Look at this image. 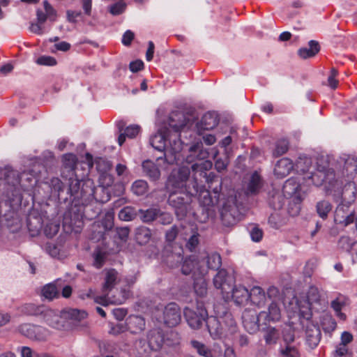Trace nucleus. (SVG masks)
Returning a JSON list of instances; mask_svg holds the SVG:
<instances>
[{
  "instance_id": "nucleus-64",
  "label": "nucleus",
  "mask_w": 357,
  "mask_h": 357,
  "mask_svg": "<svg viewBox=\"0 0 357 357\" xmlns=\"http://www.w3.org/2000/svg\"><path fill=\"white\" fill-rule=\"evenodd\" d=\"M18 351L20 352L21 357H34L35 354H38V353H33L29 347H22L18 349Z\"/></svg>"
},
{
  "instance_id": "nucleus-30",
  "label": "nucleus",
  "mask_w": 357,
  "mask_h": 357,
  "mask_svg": "<svg viewBox=\"0 0 357 357\" xmlns=\"http://www.w3.org/2000/svg\"><path fill=\"white\" fill-rule=\"evenodd\" d=\"M144 173L150 179L156 181L160 176V172L155 164L151 160L144 161L142 163Z\"/></svg>"
},
{
  "instance_id": "nucleus-61",
  "label": "nucleus",
  "mask_w": 357,
  "mask_h": 357,
  "mask_svg": "<svg viewBox=\"0 0 357 357\" xmlns=\"http://www.w3.org/2000/svg\"><path fill=\"white\" fill-rule=\"evenodd\" d=\"M337 75V70H335V68H332L331 71V75L328 78V86L331 89H336L338 85V82L335 79Z\"/></svg>"
},
{
  "instance_id": "nucleus-2",
  "label": "nucleus",
  "mask_w": 357,
  "mask_h": 357,
  "mask_svg": "<svg viewBox=\"0 0 357 357\" xmlns=\"http://www.w3.org/2000/svg\"><path fill=\"white\" fill-rule=\"evenodd\" d=\"M77 162V156L73 153H67L63 156V165L70 174L68 180V192L73 202L75 205H86L93 199L99 200L97 197L98 190H103L102 187L95 188L93 183L88 179L79 180L75 174V168ZM107 199H101L100 201L105 202Z\"/></svg>"
},
{
  "instance_id": "nucleus-33",
  "label": "nucleus",
  "mask_w": 357,
  "mask_h": 357,
  "mask_svg": "<svg viewBox=\"0 0 357 357\" xmlns=\"http://www.w3.org/2000/svg\"><path fill=\"white\" fill-rule=\"evenodd\" d=\"M319 51V43L314 40H310L308 43V47L299 49L298 53L300 57L305 59L314 56Z\"/></svg>"
},
{
  "instance_id": "nucleus-52",
  "label": "nucleus",
  "mask_w": 357,
  "mask_h": 357,
  "mask_svg": "<svg viewBox=\"0 0 357 357\" xmlns=\"http://www.w3.org/2000/svg\"><path fill=\"white\" fill-rule=\"evenodd\" d=\"M105 231H109L114 227V215L111 213H107L100 222Z\"/></svg>"
},
{
  "instance_id": "nucleus-4",
  "label": "nucleus",
  "mask_w": 357,
  "mask_h": 357,
  "mask_svg": "<svg viewBox=\"0 0 357 357\" xmlns=\"http://www.w3.org/2000/svg\"><path fill=\"white\" fill-rule=\"evenodd\" d=\"M86 317L87 313L84 310L70 308L59 312L47 307L43 319L53 328L59 331H68Z\"/></svg>"
},
{
  "instance_id": "nucleus-57",
  "label": "nucleus",
  "mask_w": 357,
  "mask_h": 357,
  "mask_svg": "<svg viewBox=\"0 0 357 357\" xmlns=\"http://www.w3.org/2000/svg\"><path fill=\"white\" fill-rule=\"evenodd\" d=\"M250 234L252 240L255 242H259L263 237V231L257 226H253L250 229Z\"/></svg>"
},
{
  "instance_id": "nucleus-53",
  "label": "nucleus",
  "mask_w": 357,
  "mask_h": 357,
  "mask_svg": "<svg viewBox=\"0 0 357 357\" xmlns=\"http://www.w3.org/2000/svg\"><path fill=\"white\" fill-rule=\"evenodd\" d=\"M199 235L197 231L192 232L189 239L186 243V248L189 250L193 251L195 250L199 243Z\"/></svg>"
},
{
  "instance_id": "nucleus-20",
  "label": "nucleus",
  "mask_w": 357,
  "mask_h": 357,
  "mask_svg": "<svg viewBox=\"0 0 357 357\" xmlns=\"http://www.w3.org/2000/svg\"><path fill=\"white\" fill-rule=\"evenodd\" d=\"M349 206L342 203L337 206L334 216L336 224L347 226L354 222V215L347 211Z\"/></svg>"
},
{
  "instance_id": "nucleus-8",
  "label": "nucleus",
  "mask_w": 357,
  "mask_h": 357,
  "mask_svg": "<svg viewBox=\"0 0 357 357\" xmlns=\"http://www.w3.org/2000/svg\"><path fill=\"white\" fill-rule=\"evenodd\" d=\"M184 317L189 326L192 329H199L206 321L208 313L202 303H197L196 310L188 307L184 308Z\"/></svg>"
},
{
  "instance_id": "nucleus-48",
  "label": "nucleus",
  "mask_w": 357,
  "mask_h": 357,
  "mask_svg": "<svg viewBox=\"0 0 357 357\" xmlns=\"http://www.w3.org/2000/svg\"><path fill=\"white\" fill-rule=\"evenodd\" d=\"M212 167V162L209 160H197L192 165L191 168L193 172H204Z\"/></svg>"
},
{
  "instance_id": "nucleus-43",
  "label": "nucleus",
  "mask_w": 357,
  "mask_h": 357,
  "mask_svg": "<svg viewBox=\"0 0 357 357\" xmlns=\"http://www.w3.org/2000/svg\"><path fill=\"white\" fill-rule=\"evenodd\" d=\"M47 307L38 306L32 303L26 304L24 307V312L30 315H42L43 317Z\"/></svg>"
},
{
  "instance_id": "nucleus-5",
  "label": "nucleus",
  "mask_w": 357,
  "mask_h": 357,
  "mask_svg": "<svg viewBox=\"0 0 357 357\" xmlns=\"http://www.w3.org/2000/svg\"><path fill=\"white\" fill-rule=\"evenodd\" d=\"M310 161L308 160L303 162V163H309ZM303 160L301 159L298 161L296 167L297 169L304 174V176L302 178V180L304 182V185L307 186H310L311 185H314L316 186L321 185L324 182H328L333 188H335L337 185V183L334 181V183L332 182V177H334L333 170L328 169L327 172L324 170L317 169L316 172H310L309 169L307 170L301 168Z\"/></svg>"
},
{
  "instance_id": "nucleus-31",
  "label": "nucleus",
  "mask_w": 357,
  "mask_h": 357,
  "mask_svg": "<svg viewBox=\"0 0 357 357\" xmlns=\"http://www.w3.org/2000/svg\"><path fill=\"white\" fill-rule=\"evenodd\" d=\"M137 357H155V351L144 340H139L135 343Z\"/></svg>"
},
{
  "instance_id": "nucleus-21",
  "label": "nucleus",
  "mask_w": 357,
  "mask_h": 357,
  "mask_svg": "<svg viewBox=\"0 0 357 357\" xmlns=\"http://www.w3.org/2000/svg\"><path fill=\"white\" fill-rule=\"evenodd\" d=\"M190 344L198 354L203 357H220L221 356L220 348L218 349H216L215 347L211 349L197 340H192Z\"/></svg>"
},
{
  "instance_id": "nucleus-51",
  "label": "nucleus",
  "mask_w": 357,
  "mask_h": 357,
  "mask_svg": "<svg viewBox=\"0 0 357 357\" xmlns=\"http://www.w3.org/2000/svg\"><path fill=\"white\" fill-rule=\"evenodd\" d=\"M312 334H310L309 331H307V341H309L311 344L317 346L319 344L321 338V333L319 328L314 326V329L312 331Z\"/></svg>"
},
{
  "instance_id": "nucleus-36",
  "label": "nucleus",
  "mask_w": 357,
  "mask_h": 357,
  "mask_svg": "<svg viewBox=\"0 0 357 357\" xmlns=\"http://www.w3.org/2000/svg\"><path fill=\"white\" fill-rule=\"evenodd\" d=\"M117 279L118 273L114 269L108 270L106 272L105 283L102 287L103 291H109L115 285Z\"/></svg>"
},
{
  "instance_id": "nucleus-38",
  "label": "nucleus",
  "mask_w": 357,
  "mask_h": 357,
  "mask_svg": "<svg viewBox=\"0 0 357 357\" xmlns=\"http://www.w3.org/2000/svg\"><path fill=\"white\" fill-rule=\"evenodd\" d=\"M203 276L200 275V277L195 278L194 282L195 291L197 295L201 297L205 296L207 292V283Z\"/></svg>"
},
{
  "instance_id": "nucleus-55",
  "label": "nucleus",
  "mask_w": 357,
  "mask_h": 357,
  "mask_svg": "<svg viewBox=\"0 0 357 357\" xmlns=\"http://www.w3.org/2000/svg\"><path fill=\"white\" fill-rule=\"evenodd\" d=\"M333 356L334 357H351V353L349 351L347 346L338 344Z\"/></svg>"
},
{
  "instance_id": "nucleus-13",
  "label": "nucleus",
  "mask_w": 357,
  "mask_h": 357,
  "mask_svg": "<svg viewBox=\"0 0 357 357\" xmlns=\"http://www.w3.org/2000/svg\"><path fill=\"white\" fill-rule=\"evenodd\" d=\"M243 324L245 329L250 333H254L259 331L262 321L259 319V314L253 310H245L242 315Z\"/></svg>"
},
{
  "instance_id": "nucleus-62",
  "label": "nucleus",
  "mask_w": 357,
  "mask_h": 357,
  "mask_svg": "<svg viewBox=\"0 0 357 357\" xmlns=\"http://www.w3.org/2000/svg\"><path fill=\"white\" fill-rule=\"evenodd\" d=\"M70 47H71V45L70 43H68L66 41H61L58 43H56L54 45V49H52V52H53L55 51L67 52L68 50H70Z\"/></svg>"
},
{
  "instance_id": "nucleus-49",
  "label": "nucleus",
  "mask_w": 357,
  "mask_h": 357,
  "mask_svg": "<svg viewBox=\"0 0 357 357\" xmlns=\"http://www.w3.org/2000/svg\"><path fill=\"white\" fill-rule=\"evenodd\" d=\"M189 151L192 153H195L199 151L198 160H205L204 159L207 158L209 154L206 149H203L202 143H197L191 146Z\"/></svg>"
},
{
  "instance_id": "nucleus-24",
  "label": "nucleus",
  "mask_w": 357,
  "mask_h": 357,
  "mask_svg": "<svg viewBox=\"0 0 357 357\" xmlns=\"http://www.w3.org/2000/svg\"><path fill=\"white\" fill-rule=\"evenodd\" d=\"M219 317L224 328L225 337L236 332V324L229 312L224 311L222 314H219Z\"/></svg>"
},
{
  "instance_id": "nucleus-11",
  "label": "nucleus",
  "mask_w": 357,
  "mask_h": 357,
  "mask_svg": "<svg viewBox=\"0 0 357 357\" xmlns=\"http://www.w3.org/2000/svg\"><path fill=\"white\" fill-rule=\"evenodd\" d=\"M128 296V292L123 291L121 292V295L118 297L113 296L112 298H109L104 296H95L94 291L92 289H89L88 292L86 294V295L82 294V297L84 298H93L94 301L97 303H99L102 305L106 306L108 305L109 303L113 304H122L125 302L126 298Z\"/></svg>"
},
{
  "instance_id": "nucleus-41",
  "label": "nucleus",
  "mask_w": 357,
  "mask_h": 357,
  "mask_svg": "<svg viewBox=\"0 0 357 357\" xmlns=\"http://www.w3.org/2000/svg\"><path fill=\"white\" fill-rule=\"evenodd\" d=\"M42 294L45 298L52 300L59 296V291L54 284L50 283L43 287Z\"/></svg>"
},
{
  "instance_id": "nucleus-34",
  "label": "nucleus",
  "mask_w": 357,
  "mask_h": 357,
  "mask_svg": "<svg viewBox=\"0 0 357 357\" xmlns=\"http://www.w3.org/2000/svg\"><path fill=\"white\" fill-rule=\"evenodd\" d=\"M43 4L45 13L38 10L37 11L38 21L40 23H44L47 18H49L51 20H54L56 17L55 10L47 1H45L43 2Z\"/></svg>"
},
{
  "instance_id": "nucleus-16",
  "label": "nucleus",
  "mask_w": 357,
  "mask_h": 357,
  "mask_svg": "<svg viewBox=\"0 0 357 357\" xmlns=\"http://www.w3.org/2000/svg\"><path fill=\"white\" fill-rule=\"evenodd\" d=\"M280 318L281 310L275 302H272L269 305L267 311H262L259 313V319L262 321L264 325L278 321Z\"/></svg>"
},
{
  "instance_id": "nucleus-28",
  "label": "nucleus",
  "mask_w": 357,
  "mask_h": 357,
  "mask_svg": "<svg viewBox=\"0 0 357 357\" xmlns=\"http://www.w3.org/2000/svg\"><path fill=\"white\" fill-rule=\"evenodd\" d=\"M266 298L265 292L259 287H254L249 291V301L253 305L262 306L265 304Z\"/></svg>"
},
{
  "instance_id": "nucleus-39",
  "label": "nucleus",
  "mask_w": 357,
  "mask_h": 357,
  "mask_svg": "<svg viewBox=\"0 0 357 357\" xmlns=\"http://www.w3.org/2000/svg\"><path fill=\"white\" fill-rule=\"evenodd\" d=\"M136 240L139 244H145L149 241L151 237V231L150 229L142 227L137 229Z\"/></svg>"
},
{
  "instance_id": "nucleus-10",
  "label": "nucleus",
  "mask_w": 357,
  "mask_h": 357,
  "mask_svg": "<svg viewBox=\"0 0 357 357\" xmlns=\"http://www.w3.org/2000/svg\"><path fill=\"white\" fill-rule=\"evenodd\" d=\"M19 332L30 339L43 340L49 335L47 330L42 326L32 325L30 324H24L19 326Z\"/></svg>"
},
{
  "instance_id": "nucleus-14",
  "label": "nucleus",
  "mask_w": 357,
  "mask_h": 357,
  "mask_svg": "<svg viewBox=\"0 0 357 357\" xmlns=\"http://www.w3.org/2000/svg\"><path fill=\"white\" fill-rule=\"evenodd\" d=\"M345 181H347V183L342 190L338 192V195L336 197V201L340 202V203L344 204L345 205H350L355 201L356 188L354 182L348 179H345Z\"/></svg>"
},
{
  "instance_id": "nucleus-7",
  "label": "nucleus",
  "mask_w": 357,
  "mask_h": 357,
  "mask_svg": "<svg viewBox=\"0 0 357 357\" xmlns=\"http://www.w3.org/2000/svg\"><path fill=\"white\" fill-rule=\"evenodd\" d=\"M320 294L317 287H310L307 293V300L301 301L296 299V306L293 307L294 314L308 319L311 315V307L313 303L319 301Z\"/></svg>"
},
{
  "instance_id": "nucleus-60",
  "label": "nucleus",
  "mask_w": 357,
  "mask_h": 357,
  "mask_svg": "<svg viewBox=\"0 0 357 357\" xmlns=\"http://www.w3.org/2000/svg\"><path fill=\"white\" fill-rule=\"evenodd\" d=\"M130 230L128 227H120L116 229V234L119 239L126 242L128 238Z\"/></svg>"
},
{
  "instance_id": "nucleus-50",
  "label": "nucleus",
  "mask_w": 357,
  "mask_h": 357,
  "mask_svg": "<svg viewBox=\"0 0 357 357\" xmlns=\"http://www.w3.org/2000/svg\"><path fill=\"white\" fill-rule=\"evenodd\" d=\"M279 337V333L275 328H268L264 338L268 344L275 343Z\"/></svg>"
},
{
  "instance_id": "nucleus-35",
  "label": "nucleus",
  "mask_w": 357,
  "mask_h": 357,
  "mask_svg": "<svg viewBox=\"0 0 357 357\" xmlns=\"http://www.w3.org/2000/svg\"><path fill=\"white\" fill-rule=\"evenodd\" d=\"M140 218L144 222H151L157 220L160 214V210L157 208H150L146 210H139Z\"/></svg>"
},
{
  "instance_id": "nucleus-56",
  "label": "nucleus",
  "mask_w": 357,
  "mask_h": 357,
  "mask_svg": "<svg viewBox=\"0 0 357 357\" xmlns=\"http://www.w3.org/2000/svg\"><path fill=\"white\" fill-rule=\"evenodd\" d=\"M200 202L204 206H210L214 204V202L211 197L208 190H204L201 192Z\"/></svg>"
},
{
  "instance_id": "nucleus-44",
  "label": "nucleus",
  "mask_w": 357,
  "mask_h": 357,
  "mask_svg": "<svg viewBox=\"0 0 357 357\" xmlns=\"http://www.w3.org/2000/svg\"><path fill=\"white\" fill-rule=\"evenodd\" d=\"M207 266L211 269H218L222 264L221 257L216 252H213L207 256Z\"/></svg>"
},
{
  "instance_id": "nucleus-63",
  "label": "nucleus",
  "mask_w": 357,
  "mask_h": 357,
  "mask_svg": "<svg viewBox=\"0 0 357 357\" xmlns=\"http://www.w3.org/2000/svg\"><path fill=\"white\" fill-rule=\"evenodd\" d=\"M135 36V34L132 31L130 30L126 31L122 37V43L128 46L131 44L132 40H133Z\"/></svg>"
},
{
  "instance_id": "nucleus-47",
  "label": "nucleus",
  "mask_w": 357,
  "mask_h": 357,
  "mask_svg": "<svg viewBox=\"0 0 357 357\" xmlns=\"http://www.w3.org/2000/svg\"><path fill=\"white\" fill-rule=\"evenodd\" d=\"M135 210L130 206L124 207L119 213V218L123 221H130L135 218Z\"/></svg>"
},
{
  "instance_id": "nucleus-12",
  "label": "nucleus",
  "mask_w": 357,
  "mask_h": 357,
  "mask_svg": "<svg viewBox=\"0 0 357 357\" xmlns=\"http://www.w3.org/2000/svg\"><path fill=\"white\" fill-rule=\"evenodd\" d=\"M181 320V310L174 303L168 304L163 311V321L169 327L178 325Z\"/></svg>"
},
{
  "instance_id": "nucleus-22",
  "label": "nucleus",
  "mask_w": 357,
  "mask_h": 357,
  "mask_svg": "<svg viewBox=\"0 0 357 357\" xmlns=\"http://www.w3.org/2000/svg\"><path fill=\"white\" fill-rule=\"evenodd\" d=\"M231 292V298L236 305H245L249 301V291L242 285H236L233 287Z\"/></svg>"
},
{
  "instance_id": "nucleus-29",
  "label": "nucleus",
  "mask_w": 357,
  "mask_h": 357,
  "mask_svg": "<svg viewBox=\"0 0 357 357\" xmlns=\"http://www.w3.org/2000/svg\"><path fill=\"white\" fill-rule=\"evenodd\" d=\"M339 245L342 249L349 252L354 262L357 260V241H353L348 236H342L339 240Z\"/></svg>"
},
{
  "instance_id": "nucleus-19",
  "label": "nucleus",
  "mask_w": 357,
  "mask_h": 357,
  "mask_svg": "<svg viewBox=\"0 0 357 357\" xmlns=\"http://www.w3.org/2000/svg\"><path fill=\"white\" fill-rule=\"evenodd\" d=\"M218 123V116L215 113L207 112L202 116L201 121L197 123V133L202 135L204 130L213 129Z\"/></svg>"
},
{
  "instance_id": "nucleus-17",
  "label": "nucleus",
  "mask_w": 357,
  "mask_h": 357,
  "mask_svg": "<svg viewBox=\"0 0 357 357\" xmlns=\"http://www.w3.org/2000/svg\"><path fill=\"white\" fill-rule=\"evenodd\" d=\"M205 321L213 339L216 340L225 337L224 328L221 324L219 313L215 317H207V319Z\"/></svg>"
},
{
  "instance_id": "nucleus-45",
  "label": "nucleus",
  "mask_w": 357,
  "mask_h": 357,
  "mask_svg": "<svg viewBox=\"0 0 357 357\" xmlns=\"http://www.w3.org/2000/svg\"><path fill=\"white\" fill-rule=\"evenodd\" d=\"M331 204L328 201H321L317 204V211L319 215L324 219L328 216V213L331 211Z\"/></svg>"
},
{
  "instance_id": "nucleus-46",
  "label": "nucleus",
  "mask_w": 357,
  "mask_h": 357,
  "mask_svg": "<svg viewBox=\"0 0 357 357\" xmlns=\"http://www.w3.org/2000/svg\"><path fill=\"white\" fill-rule=\"evenodd\" d=\"M281 357H299L300 354L298 349L293 345L287 344L280 349Z\"/></svg>"
},
{
  "instance_id": "nucleus-6",
  "label": "nucleus",
  "mask_w": 357,
  "mask_h": 357,
  "mask_svg": "<svg viewBox=\"0 0 357 357\" xmlns=\"http://www.w3.org/2000/svg\"><path fill=\"white\" fill-rule=\"evenodd\" d=\"M340 169L333 171L337 187L343 184L342 178L351 180L357 173V158L354 155L343 154L338 160Z\"/></svg>"
},
{
  "instance_id": "nucleus-3",
  "label": "nucleus",
  "mask_w": 357,
  "mask_h": 357,
  "mask_svg": "<svg viewBox=\"0 0 357 357\" xmlns=\"http://www.w3.org/2000/svg\"><path fill=\"white\" fill-rule=\"evenodd\" d=\"M189 176V168L181 167L172 172L167 183V188L169 192L168 202L176 208L178 216H184L186 214L191 201L190 193L186 190V181Z\"/></svg>"
},
{
  "instance_id": "nucleus-37",
  "label": "nucleus",
  "mask_w": 357,
  "mask_h": 357,
  "mask_svg": "<svg viewBox=\"0 0 357 357\" xmlns=\"http://www.w3.org/2000/svg\"><path fill=\"white\" fill-rule=\"evenodd\" d=\"M289 149V142L287 139L282 138L277 140L273 148L272 155L273 157L277 158L284 154Z\"/></svg>"
},
{
  "instance_id": "nucleus-27",
  "label": "nucleus",
  "mask_w": 357,
  "mask_h": 357,
  "mask_svg": "<svg viewBox=\"0 0 357 357\" xmlns=\"http://www.w3.org/2000/svg\"><path fill=\"white\" fill-rule=\"evenodd\" d=\"M263 186V180L257 172H255L250 176L246 188L248 195H254L259 192Z\"/></svg>"
},
{
  "instance_id": "nucleus-32",
  "label": "nucleus",
  "mask_w": 357,
  "mask_h": 357,
  "mask_svg": "<svg viewBox=\"0 0 357 357\" xmlns=\"http://www.w3.org/2000/svg\"><path fill=\"white\" fill-rule=\"evenodd\" d=\"M127 325L132 333H138L144 329L145 321L142 317L132 316L129 317Z\"/></svg>"
},
{
  "instance_id": "nucleus-23",
  "label": "nucleus",
  "mask_w": 357,
  "mask_h": 357,
  "mask_svg": "<svg viewBox=\"0 0 357 357\" xmlns=\"http://www.w3.org/2000/svg\"><path fill=\"white\" fill-rule=\"evenodd\" d=\"M293 168L292 161L287 158H283L277 162L274 168V174L278 178H282L287 176Z\"/></svg>"
},
{
  "instance_id": "nucleus-9",
  "label": "nucleus",
  "mask_w": 357,
  "mask_h": 357,
  "mask_svg": "<svg viewBox=\"0 0 357 357\" xmlns=\"http://www.w3.org/2000/svg\"><path fill=\"white\" fill-rule=\"evenodd\" d=\"M234 283L233 275L224 270H220L213 278V284L216 289H220L223 298L227 300L230 297V291Z\"/></svg>"
},
{
  "instance_id": "nucleus-25",
  "label": "nucleus",
  "mask_w": 357,
  "mask_h": 357,
  "mask_svg": "<svg viewBox=\"0 0 357 357\" xmlns=\"http://www.w3.org/2000/svg\"><path fill=\"white\" fill-rule=\"evenodd\" d=\"M305 185L303 181L296 178H291L287 180L283 186V191L284 193L289 195L299 194L300 192H305Z\"/></svg>"
},
{
  "instance_id": "nucleus-18",
  "label": "nucleus",
  "mask_w": 357,
  "mask_h": 357,
  "mask_svg": "<svg viewBox=\"0 0 357 357\" xmlns=\"http://www.w3.org/2000/svg\"><path fill=\"white\" fill-rule=\"evenodd\" d=\"M124 126L125 123L123 121L117 123V127L120 132V135L118 137V143L120 146L124 143L126 137L129 139L135 138L140 132V127L138 125H130L126 128H123Z\"/></svg>"
},
{
  "instance_id": "nucleus-26",
  "label": "nucleus",
  "mask_w": 357,
  "mask_h": 357,
  "mask_svg": "<svg viewBox=\"0 0 357 357\" xmlns=\"http://www.w3.org/2000/svg\"><path fill=\"white\" fill-rule=\"evenodd\" d=\"M148 344L155 351L160 350L164 343V335L158 329L151 330L148 334Z\"/></svg>"
},
{
  "instance_id": "nucleus-40",
  "label": "nucleus",
  "mask_w": 357,
  "mask_h": 357,
  "mask_svg": "<svg viewBox=\"0 0 357 357\" xmlns=\"http://www.w3.org/2000/svg\"><path fill=\"white\" fill-rule=\"evenodd\" d=\"M148 183L144 180L135 181L131 187L132 192L137 196L144 195L148 192Z\"/></svg>"
},
{
  "instance_id": "nucleus-59",
  "label": "nucleus",
  "mask_w": 357,
  "mask_h": 357,
  "mask_svg": "<svg viewBox=\"0 0 357 357\" xmlns=\"http://www.w3.org/2000/svg\"><path fill=\"white\" fill-rule=\"evenodd\" d=\"M126 7V4L123 1L114 3L110 6L109 11L113 15H119L122 13Z\"/></svg>"
},
{
  "instance_id": "nucleus-1",
  "label": "nucleus",
  "mask_w": 357,
  "mask_h": 357,
  "mask_svg": "<svg viewBox=\"0 0 357 357\" xmlns=\"http://www.w3.org/2000/svg\"><path fill=\"white\" fill-rule=\"evenodd\" d=\"M187 120L182 113L174 112L169 117V126L165 131H159L150 139L151 146L164 153L168 164L177 163L181 158L183 143L178 132L185 129Z\"/></svg>"
},
{
  "instance_id": "nucleus-54",
  "label": "nucleus",
  "mask_w": 357,
  "mask_h": 357,
  "mask_svg": "<svg viewBox=\"0 0 357 357\" xmlns=\"http://www.w3.org/2000/svg\"><path fill=\"white\" fill-rule=\"evenodd\" d=\"M36 62L39 65L52 66L56 64V59L50 56H41L38 57Z\"/></svg>"
},
{
  "instance_id": "nucleus-42",
  "label": "nucleus",
  "mask_w": 357,
  "mask_h": 357,
  "mask_svg": "<svg viewBox=\"0 0 357 357\" xmlns=\"http://www.w3.org/2000/svg\"><path fill=\"white\" fill-rule=\"evenodd\" d=\"M346 305V302L344 298H337L331 303V306L335 312L336 316L338 317L341 320H345L346 315L341 312L342 307Z\"/></svg>"
},
{
  "instance_id": "nucleus-58",
  "label": "nucleus",
  "mask_w": 357,
  "mask_h": 357,
  "mask_svg": "<svg viewBox=\"0 0 357 357\" xmlns=\"http://www.w3.org/2000/svg\"><path fill=\"white\" fill-rule=\"evenodd\" d=\"M128 330V325L123 323H118L111 326L109 333L117 335Z\"/></svg>"
},
{
  "instance_id": "nucleus-15",
  "label": "nucleus",
  "mask_w": 357,
  "mask_h": 357,
  "mask_svg": "<svg viewBox=\"0 0 357 357\" xmlns=\"http://www.w3.org/2000/svg\"><path fill=\"white\" fill-rule=\"evenodd\" d=\"M201 263L195 256H191L183 261L181 271L184 275H189L192 273L194 276L197 275L199 276L204 275L206 269L202 267Z\"/></svg>"
}]
</instances>
